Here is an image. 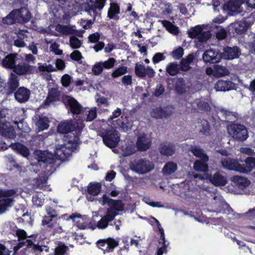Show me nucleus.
<instances>
[{"label": "nucleus", "mask_w": 255, "mask_h": 255, "mask_svg": "<svg viewBox=\"0 0 255 255\" xmlns=\"http://www.w3.org/2000/svg\"><path fill=\"white\" fill-rule=\"evenodd\" d=\"M79 140L78 137L68 139V141H66V143L64 145H59L56 147L54 155L44 151H36L38 161L42 162L44 164L43 166H45L46 168L49 166L51 168L49 171L52 172L55 170L56 167L54 165V163L56 160H66L72 152L78 149Z\"/></svg>", "instance_id": "nucleus-1"}, {"label": "nucleus", "mask_w": 255, "mask_h": 255, "mask_svg": "<svg viewBox=\"0 0 255 255\" xmlns=\"http://www.w3.org/2000/svg\"><path fill=\"white\" fill-rule=\"evenodd\" d=\"M100 202L102 206L107 204L109 206L113 207L108 208L105 215L97 223V226L99 229H104L118 215L116 211H122L124 210V204L121 201L110 199L106 194L103 195V200Z\"/></svg>", "instance_id": "nucleus-2"}, {"label": "nucleus", "mask_w": 255, "mask_h": 255, "mask_svg": "<svg viewBox=\"0 0 255 255\" xmlns=\"http://www.w3.org/2000/svg\"><path fill=\"white\" fill-rule=\"evenodd\" d=\"M31 18L29 11L25 7L12 10L6 17L2 19L3 23L11 24L13 23L27 22Z\"/></svg>", "instance_id": "nucleus-3"}, {"label": "nucleus", "mask_w": 255, "mask_h": 255, "mask_svg": "<svg viewBox=\"0 0 255 255\" xmlns=\"http://www.w3.org/2000/svg\"><path fill=\"white\" fill-rule=\"evenodd\" d=\"M131 170L137 174L142 175L147 173L154 169L153 163L145 158L134 160L129 164Z\"/></svg>", "instance_id": "nucleus-4"}, {"label": "nucleus", "mask_w": 255, "mask_h": 255, "mask_svg": "<svg viewBox=\"0 0 255 255\" xmlns=\"http://www.w3.org/2000/svg\"><path fill=\"white\" fill-rule=\"evenodd\" d=\"M230 135L236 140L244 141L249 136L247 128L243 125L234 124L228 127Z\"/></svg>", "instance_id": "nucleus-5"}, {"label": "nucleus", "mask_w": 255, "mask_h": 255, "mask_svg": "<svg viewBox=\"0 0 255 255\" xmlns=\"http://www.w3.org/2000/svg\"><path fill=\"white\" fill-rule=\"evenodd\" d=\"M188 35L190 37L197 38L201 42H206L211 36L208 26L204 25H198L190 29L188 32Z\"/></svg>", "instance_id": "nucleus-6"}, {"label": "nucleus", "mask_w": 255, "mask_h": 255, "mask_svg": "<svg viewBox=\"0 0 255 255\" xmlns=\"http://www.w3.org/2000/svg\"><path fill=\"white\" fill-rule=\"evenodd\" d=\"M75 128L76 126L75 125H72L68 123H63L58 126L57 130L59 133L67 134L65 140L68 141L69 139L78 137V135L79 134L82 128H80L75 129Z\"/></svg>", "instance_id": "nucleus-7"}, {"label": "nucleus", "mask_w": 255, "mask_h": 255, "mask_svg": "<svg viewBox=\"0 0 255 255\" xmlns=\"http://www.w3.org/2000/svg\"><path fill=\"white\" fill-rule=\"evenodd\" d=\"M16 191L13 189H0V197L6 198L0 200V214L4 213L8 207L11 206L13 199L12 197L16 194Z\"/></svg>", "instance_id": "nucleus-8"}, {"label": "nucleus", "mask_w": 255, "mask_h": 255, "mask_svg": "<svg viewBox=\"0 0 255 255\" xmlns=\"http://www.w3.org/2000/svg\"><path fill=\"white\" fill-rule=\"evenodd\" d=\"M104 143L108 147L113 148L115 147L120 140L118 132L115 129H110L106 132L103 135Z\"/></svg>", "instance_id": "nucleus-9"}, {"label": "nucleus", "mask_w": 255, "mask_h": 255, "mask_svg": "<svg viewBox=\"0 0 255 255\" xmlns=\"http://www.w3.org/2000/svg\"><path fill=\"white\" fill-rule=\"evenodd\" d=\"M245 2V0H231L224 5V9L228 11V14L236 15L243 11L241 4Z\"/></svg>", "instance_id": "nucleus-10"}, {"label": "nucleus", "mask_w": 255, "mask_h": 255, "mask_svg": "<svg viewBox=\"0 0 255 255\" xmlns=\"http://www.w3.org/2000/svg\"><path fill=\"white\" fill-rule=\"evenodd\" d=\"M222 166L226 169L234 170L242 173L244 170L242 168V165L235 159L228 157H222L220 160Z\"/></svg>", "instance_id": "nucleus-11"}, {"label": "nucleus", "mask_w": 255, "mask_h": 255, "mask_svg": "<svg viewBox=\"0 0 255 255\" xmlns=\"http://www.w3.org/2000/svg\"><path fill=\"white\" fill-rule=\"evenodd\" d=\"M202 58L206 63H217L220 61L222 56L218 50L212 49L205 51L203 54Z\"/></svg>", "instance_id": "nucleus-12"}, {"label": "nucleus", "mask_w": 255, "mask_h": 255, "mask_svg": "<svg viewBox=\"0 0 255 255\" xmlns=\"http://www.w3.org/2000/svg\"><path fill=\"white\" fill-rule=\"evenodd\" d=\"M0 135L7 138L12 139L16 136L14 128L9 123L0 121Z\"/></svg>", "instance_id": "nucleus-13"}, {"label": "nucleus", "mask_w": 255, "mask_h": 255, "mask_svg": "<svg viewBox=\"0 0 255 255\" xmlns=\"http://www.w3.org/2000/svg\"><path fill=\"white\" fill-rule=\"evenodd\" d=\"M13 71L18 75H29L34 72L35 67L26 63H22L15 65Z\"/></svg>", "instance_id": "nucleus-14"}, {"label": "nucleus", "mask_w": 255, "mask_h": 255, "mask_svg": "<svg viewBox=\"0 0 255 255\" xmlns=\"http://www.w3.org/2000/svg\"><path fill=\"white\" fill-rule=\"evenodd\" d=\"M158 150L161 154L166 156L173 155L176 151V148L173 144L167 141L161 143Z\"/></svg>", "instance_id": "nucleus-15"}, {"label": "nucleus", "mask_w": 255, "mask_h": 255, "mask_svg": "<svg viewBox=\"0 0 255 255\" xmlns=\"http://www.w3.org/2000/svg\"><path fill=\"white\" fill-rule=\"evenodd\" d=\"M151 141L145 134H142L137 138L136 146L139 151H146L150 147Z\"/></svg>", "instance_id": "nucleus-16"}, {"label": "nucleus", "mask_w": 255, "mask_h": 255, "mask_svg": "<svg viewBox=\"0 0 255 255\" xmlns=\"http://www.w3.org/2000/svg\"><path fill=\"white\" fill-rule=\"evenodd\" d=\"M240 54L237 47H227L224 49V52L221 53L222 58L231 60L238 58Z\"/></svg>", "instance_id": "nucleus-17"}, {"label": "nucleus", "mask_w": 255, "mask_h": 255, "mask_svg": "<svg viewBox=\"0 0 255 255\" xmlns=\"http://www.w3.org/2000/svg\"><path fill=\"white\" fill-rule=\"evenodd\" d=\"M217 115L219 118L223 121H234L237 118L236 113L230 112L223 108L218 109Z\"/></svg>", "instance_id": "nucleus-18"}, {"label": "nucleus", "mask_w": 255, "mask_h": 255, "mask_svg": "<svg viewBox=\"0 0 255 255\" xmlns=\"http://www.w3.org/2000/svg\"><path fill=\"white\" fill-rule=\"evenodd\" d=\"M172 114V111L167 108H156L150 113L151 116L155 119L167 118Z\"/></svg>", "instance_id": "nucleus-19"}, {"label": "nucleus", "mask_w": 255, "mask_h": 255, "mask_svg": "<svg viewBox=\"0 0 255 255\" xmlns=\"http://www.w3.org/2000/svg\"><path fill=\"white\" fill-rule=\"evenodd\" d=\"M86 217H82L80 214L73 213L68 217L67 220H72L75 222L77 226L80 229H85L87 228V223L85 222Z\"/></svg>", "instance_id": "nucleus-20"}, {"label": "nucleus", "mask_w": 255, "mask_h": 255, "mask_svg": "<svg viewBox=\"0 0 255 255\" xmlns=\"http://www.w3.org/2000/svg\"><path fill=\"white\" fill-rule=\"evenodd\" d=\"M30 91L24 87L19 88L15 93L16 100L20 103H24L29 98Z\"/></svg>", "instance_id": "nucleus-21"}, {"label": "nucleus", "mask_w": 255, "mask_h": 255, "mask_svg": "<svg viewBox=\"0 0 255 255\" xmlns=\"http://www.w3.org/2000/svg\"><path fill=\"white\" fill-rule=\"evenodd\" d=\"M236 85L230 81H218L215 86V88L217 91H229L235 89Z\"/></svg>", "instance_id": "nucleus-22"}, {"label": "nucleus", "mask_w": 255, "mask_h": 255, "mask_svg": "<svg viewBox=\"0 0 255 255\" xmlns=\"http://www.w3.org/2000/svg\"><path fill=\"white\" fill-rule=\"evenodd\" d=\"M60 94V92L57 88H51L49 91L48 96L44 101V106H48L53 102L59 100Z\"/></svg>", "instance_id": "nucleus-23"}, {"label": "nucleus", "mask_w": 255, "mask_h": 255, "mask_svg": "<svg viewBox=\"0 0 255 255\" xmlns=\"http://www.w3.org/2000/svg\"><path fill=\"white\" fill-rule=\"evenodd\" d=\"M210 181L216 186H224L227 183L226 177L219 172L212 175L210 177Z\"/></svg>", "instance_id": "nucleus-24"}, {"label": "nucleus", "mask_w": 255, "mask_h": 255, "mask_svg": "<svg viewBox=\"0 0 255 255\" xmlns=\"http://www.w3.org/2000/svg\"><path fill=\"white\" fill-rule=\"evenodd\" d=\"M67 102L73 114L78 115L81 113L82 107L77 100L73 98L68 97Z\"/></svg>", "instance_id": "nucleus-25"}, {"label": "nucleus", "mask_w": 255, "mask_h": 255, "mask_svg": "<svg viewBox=\"0 0 255 255\" xmlns=\"http://www.w3.org/2000/svg\"><path fill=\"white\" fill-rule=\"evenodd\" d=\"M190 87V86L187 84L185 80L183 78H178L175 83V90L177 92L181 94L186 92V91Z\"/></svg>", "instance_id": "nucleus-26"}, {"label": "nucleus", "mask_w": 255, "mask_h": 255, "mask_svg": "<svg viewBox=\"0 0 255 255\" xmlns=\"http://www.w3.org/2000/svg\"><path fill=\"white\" fill-rule=\"evenodd\" d=\"M166 72L171 76H174L180 73V65L176 62L169 63L166 66Z\"/></svg>", "instance_id": "nucleus-27"}, {"label": "nucleus", "mask_w": 255, "mask_h": 255, "mask_svg": "<svg viewBox=\"0 0 255 255\" xmlns=\"http://www.w3.org/2000/svg\"><path fill=\"white\" fill-rule=\"evenodd\" d=\"M190 151L196 157L200 158L204 161H208L209 160V157L205 153L204 150L201 149L199 146H191Z\"/></svg>", "instance_id": "nucleus-28"}, {"label": "nucleus", "mask_w": 255, "mask_h": 255, "mask_svg": "<svg viewBox=\"0 0 255 255\" xmlns=\"http://www.w3.org/2000/svg\"><path fill=\"white\" fill-rule=\"evenodd\" d=\"M244 170L242 173H248L253 169H255V158L252 157H248L245 161V163L242 165Z\"/></svg>", "instance_id": "nucleus-29"}, {"label": "nucleus", "mask_w": 255, "mask_h": 255, "mask_svg": "<svg viewBox=\"0 0 255 255\" xmlns=\"http://www.w3.org/2000/svg\"><path fill=\"white\" fill-rule=\"evenodd\" d=\"M9 146L24 157L29 155V151L27 147L20 143H11Z\"/></svg>", "instance_id": "nucleus-30"}, {"label": "nucleus", "mask_w": 255, "mask_h": 255, "mask_svg": "<svg viewBox=\"0 0 255 255\" xmlns=\"http://www.w3.org/2000/svg\"><path fill=\"white\" fill-rule=\"evenodd\" d=\"M55 30L64 35L72 34L75 32V27L74 26L64 25L62 24H58Z\"/></svg>", "instance_id": "nucleus-31"}, {"label": "nucleus", "mask_w": 255, "mask_h": 255, "mask_svg": "<svg viewBox=\"0 0 255 255\" xmlns=\"http://www.w3.org/2000/svg\"><path fill=\"white\" fill-rule=\"evenodd\" d=\"M177 170V165L172 161L167 162L164 166L162 172L164 175H169Z\"/></svg>", "instance_id": "nucleus-32"}, {"label": "nucleus", "mask_w": 255, "mask_h": 255, "mask_svg": "<svg viewBox=\"0 0 255 255\" xmlns=\"http://www.w3.org/2000/svg\"><path fill=\"white\" fill-rule=\"evenodd\" d=\"M231 180L236 183L239 186L242 188L249 186L250 184V181L246 178L239 176H234L231 177Z\"/></svg>", "instance_id": "nucleus-33"}, {"label": "nucleus", "mask_w": 255, "mask_h": 255, "mask_svg": "<svg viewBox=\"0 0 255 255\" xmlns=\"http://www.w3.org/2000/svg\"><path fill=\"white\" fill-rule=\"evenodd\" d=\"M232 25L235 29V31L239 34H241L245 32L248 28V25L245 21H237L232 24Z\"/></svg>", "instance_id": "nucleus-34"}, {"label": "nucleus", "mask_w": 255, "mask_h": 255, "mask_svg": "<svg viewBox=\"0 0 255 255\" xmlns=\"http://www.w3.org/2000/svg\"><path fill=\"white\" fill-rule=\"evenodd\" d=\"M118 126L124 131H127L130 129L132 127V123L128 121L126 118L123 119L121 117L117 123Z\"/></svg>", "instance_id": "nucleus-35"}, {"label": "nucleus", "mask_w": 255, "mask_h": 255, "mask_svg": "<svg viewBox=\"0 0 255 255\" xmlns=\"http://www.w3.org/2000/svg\"><path fill=\"white\" fill-rule=\"evenodd\" d=\"M15 56L13 55H7L2 60V65L6 68L12 69L13 70L14 66H15Z\"/></svg>", "instance_id": "nucleus-36"}, {"label": "nucleus", "mask_w": 255, "mask_h": 255, "mask_svg": "<svg viewBox=\"0 0 255 255\" xmlns=\"http://www.w3.org/2000/svg\"><path fill=\"white\" fill-rule=\"evenodd\" d=\"M207 162L204 161L202 159L197 160L194 163L193 169L199 172H206L208 169Z\"/></svg>", "instance_id": "nucleus-37"}, {"label": "nucleus", "mask_w": 255, "mask_h": 255, "mask_svg": "<svg viewBox=\"0 0 255 255\" xmlns=\"http://www.w3.org/2000/svg\"><path fill=\"white\" fill-rule=\"evenodd\" d=\"M49 121L46 117H40L37 121L36 125L38 131L47 129L49 127Z\"/></svg>", "instance_id": "nucleus-38"}, {"label": "nucleus", "mask_w": 255, "mask_h": 255, "mask_svg": "<svg viewBox=\"0 0 255 255\" xmlns=\"http://www.w3.org/2000/svg\"><path fill=\"white\" fill-rule=\"evenodd\" d=\"M101 185L99 183H90L88 187V193L94 196H97L100 192Z\"/></svg>", "instance_id": "nucleus-39"}, {"label": "nucleus", "mask_w": 255, "mask_h": 255, "mask_svg": "<svg viewBox=\"0 0 255 255\" xmlns=\"http://www.w3.org/2000/svg\"><path fill=\"white\" fill-rule=\"evenodd\" d=\"M221 204H224V207L227 208V203L223 200L222 196L219 194L216 195L212 201L213 210H216L217 206H220Z\"/></svg>", "instance_id": "nucleus-40"}, {"label": "nucleus", "mask_w": 255, "mask_h": 255, "mask_svg": "<svg viewBox=\"0 0 255 255\" xmlns=\"http://www.w3.org/2000/svg\"><path fill=\"white\" fill-rule=\"evenodd\" d=\"M214 71L215 74L218 77L228 75L229 74L228 70L225 66L220 65H214Z\"/></svg>", "instance_id": "nucleus-41"}, {"label": "nucleus", "mask_w": 255, "mask_h": 255, "mask_svg": "<svg viewBox=\"0 0 255 255\" xmlns=\"http://www.w3.org/2000/svg\"><path fill=\"white\" fill-rule=\"evenodd\" d=\"M55 218L45 216L42 220V225L46 226L47 228L53 229L57 224Z\"/></svg>", "instance_id": "nucleus-42"}, {"label": "nucleus", "mask_w": 255, "mask_h": 255, "mask_svg": "<svg viewBox=\"0 0 255 255\" xmlns=\"http://www.w3.org/2000/svg\"><path fill=\"white\" fill-rule=\"evenodd\" d=\"M227 208L224 207V204H221L220 206H217L216 210H213L214 213L230 214L233 212V210L227 203Z\"/></svg>", "instance_id": "nucleus-43"}, {"label": "nucleus", "mask_w": 255, "mask_h": 255, "mask_svg": "<svg viewBox=\"0 0 255 255\" xmlns=\"http://www.w3.org/2000/svg\"><path fill=\"white\" fill-rule=\"evenodd\" d=\"M47 177L45 175L39 176L37 178H34L31 181V183L34 186L41 188L44 184L47 181Z\"/></svg>", "instance_id": "nucleus-44"}, {"label": "nucleus", "mask_w": 255, "mask_h": 255, "mask_svg": "<svg viewBox=\"0 0 255 255\" xmlns=\"http://www.w3.org/2000/svg\"><path fill=\"white\" fill-rule=\"evenodd\" d=\"M19 243L14 247V251L16 252L19 249L24 246H26L28 248L32 247L33 245L32 242L30 240H26V239H20L18 240Z\"/></svg>", "instance_id": "nucleus-45"}, {"label": "nucleus", "mask_w": 255, "mask_h": 255, "mask_svg": "<svg viewBox=\"0 0 255 255\" xmlns=\"http://www.w3.org/2000/svg\"><path fill=\"white\" fill-rule=\"evenodd\" d=\"M212 28H216L217 29V31H216V37L219 40H223L226 37L227 32L221 26L214 25L212 26Z\"/></svg>", "instance_id": "nucleus-46"}, {"label": "nucleus", "mask_w": 255, "mask_h": 255, "mask_svg": "<svg viewBox=\"0 0 255 255\" xmlns=\"http://www.w3.org/2000/svg\"><path fill=\"white\" fill-rule=\"evenodd\" d=\"M146 68L144 65L140 64H136L135 66V73L136 75L140 78L145 77Z\"/></svg>", "instance_id": "nucleus-47"}, {"label": "nucleus", "mask_w": 255, "mask_h": 255, "mask_svg": "<svg viewBox=\"0 0 255 255\" xmlns=\"http://www.w3.org/2000/svg\"><path fill=\"white\" fill-rule=\"evenodd\" d=\"M198 127L200 128V132L206 134L210 131V125L208 122L206 120H202Z\"/></svg>", "instance_id": "nucleus-48"}, {"label": "nucleus", "mask_w": 255, "mask_h": 255, "mask_svg": "<svg viewBox=\"0 0 255 255\" xmlns=\"http://www.w3.org/2000/svg\"><path fill=\"white\" fill-rule=\"evenodd\" d=\"M120 12V7L117 3H111L110 9L108 10V16L113 18L114 15Z\"/></svg>", "instance_id": "nucleus-49"}, {"label": "nucleus", "mask_w": 255, "mask_h": 255, "mask_svg": "<svg viewBox=\"0 0 255 255\" xmlns=\"http://www.w3.org/2000/svg\"><path fill=\"white\" fill-rule=\"evenodd\" d=\"M9 87L11 90H15L18 86V80L17 76L14 74L11 73L9 81Z\"/></svg>", "instance_id": "nucleus-50"}, {"label": "nucleus", "mask_w": 255, "mask_h": 255, "mask_svg": "<svg viewBox=\"0 0 255 255\" xmlns=\"http://www.w3.org/2000/svg\"><path fill=\"white\" fill-rule=\"evenodd\" d=\"M196 103L198 109L201 111L208 112L211 110L209 104L204 101L197 100Z\"/></svg>", "instance_id": "nucleus-51"}, {"label": "nucleus", "mask_w": 255, "mask_h": 255, "mask_svg": "<svg viewBox=\"0 0 255 255\" xmlns=\"http://www.w3.org/2000/svg\"><path fill=\"white\" fill-rule=\"evenodd\" d=\"M128 72V68L126 66H121L116 69L112 74V77L114 78L119 77Z\"/></svg>", "instance_id": "nucleus-52"}, {"label": "nucleus", "mask_w": 255, "mask_h": 255, "mask_svg": "<svg viewBox=\"0 0 255 255\" xmlns=\"http://www.w3.org/2000/svg\"><path fill=\"white\" fill-rule=\"evenodd\" d=\"M70 44L73 49H78L81 46V41L76 37L72 36L70 38Z\"/></svg>", "instance_id": "nucleus-53"}, {"label": "nucleus", "mask_w": 255, "mask_h": 255, "mask_svg": "<svg viewBox=\"0 0 255 255\" xmlns=\"http://www.w3.org/2000/svg\"><path fill=\"white\" fill-rule=\"evenodd\" d=\"M38 69L41 72H52L56 71V68L51 64H45L38 67Z\"/></svg>", "instance_id": "nucleus-54"}, {"label": "nucleus", "mask_w": 255, "mask_h": 255, "mask_svg": "<svg viewBox=\"0 0 255 255\" xmlns=\"http://www.w3.org/2000/svg\"><path fill=\"white\" fill-rule=\"evenodd\" d=\"M163 25L166 27L167 29L171 33L175 34L178 33V30L176 26L173 25L169 21L164 20L162 22Z\"/></svg>", "instance_id": "nucleus-55"}, {"label": "nucleus", "mask_w": 255, "mask_h": 255, "mask_svg": "<svg viewBox=\"0 0 255 255\" xmlns=\"http://www.w3.org/2000/svg\"><path fill=\"white\" fill-rule=\"evenodd\" d=\"M104 244L107 245L110 252H112L113 249L119 245L117 241L112 239H108L107 242L104 243Z\"/></svg>", "instance_id": "nucleus-56"}, {"label": "nucleus", "mask_w": 255, "mask_h": 255, "mask_svg": "<svg viewBox=\"0 0 255 255\" xmlns=\"http://www.w3.org/2000/svg\"><path fill=\"white\" fill-rule=\"evenodd\" d=\"M97 117V109L96 107H93L88 112L87 116L86 121L91 122Z\"/></svg>", "instance_id": "nucleus-57"}, {"label": "nucleus", "mask_w": 255, "mask_h": 255, "mask_svg": "<svg viewBox=\"0 0 255 255\" xmlns=\"http://www.w3.org/2000/svg\"><path fill=\"white\" fill-rule=\"evenodd\" d=\"M103 70V66L102 62L96 63L92 68V71L95 75H99Z\"/></svg>", "instance_id": "nucleus-58"}, {"label": "nucleus", "mask_w": 255, "mask_h": 255, "mask_svg": "<svg viewBox=\"0 0 255 255\" xmlns=\"http://www.w3.org/2000/svg\"><path fill=\"white\" fill-rule=\"evenodd\" d=\"M68 250V247L65 245L59 246L55 249V255H64Z\"/></svg>", "instance_id": "nucleus-59"}, {"label": "nucleus", "mask_w": 255, "mask_h": 255, "mask_svg": "<svg viewBox=\"0 0 255 255\" xmlns=\"http://www.w3.org/2000/svg\"><path fill=\"white\" fill-rule=\"evenodd\" d=\"M97 8L95 7L94 4H89L86 7V11L90 15L93 16V19L95 20L96 16L97 14V12L96 11Z\"/></svg>", "instance_id": "nucleus-60"}, {"label": "nucleus", "mask_w": 255, "mask_h": 255, "mask_svg": "<svg viewBox=\"0 0 255 255\" xmlns=\"http://www.w3.org/2000/svg\"><path fill=\"white\" fill-rule=\"evenodd\" d=\"M71 77L68 74L64 75L61 78V84L65 87L69 86L71 82Z\"/></svg>", "instance_id": "nucleus-61"}, {"label": "nucleus", "mask_w": 255, "mask_h": 255, "mask_svg": "<svg viewBox=\"0 0 255 255\" xmlns=\"http://www.w3.org/2000/svg\"><path fill=\"white\" fill-rule=\"evenodd\" d=\"M116 60L114 58H110L107 61L102 62L103 67L106 69H111L114 66Z\"/></svg>", "instance_id": "nucleus-62"}, {"label": "nucleus", "mask_w": 255, "mask_h": 255, "mask_svg": "<svg viewBox=\"0 0 255 255\" xmlns=\"http://www.w3.org/2000/svg\"><path fill=\"white\" fill-rule=\"evenodd\" d=\"M183 55V49L182 47H179L172 52V56L175 59H180L182 57Z\"/></svg>", "instance_id": "nucleus-63"}, {"label": "nucleus", "mask_w": 255, "mask_h": 255, "mask_svg": "<svg viewBox=\"0 0 255 255\" xmlns=\"http://www.w3.org/2000/svg\"><path fill=\"white\" fill-rule=\"evenodd\" d=\"M159 244H161L162 246L158 248L157 255H162L164 253H166L167 252V247L168 245V244H166L165 241L164 242L159 241Z\"/></svg>", "instance_id": "nucleus-64"}]
</instances>
